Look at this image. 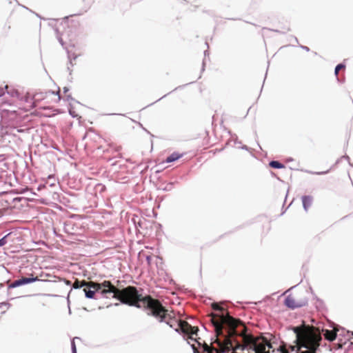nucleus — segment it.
I'll return each mask as SVG.
<instances>
[{
	"instance_id": "obj_1",
	"label": "nucleus",
	"mask_w": 353,
	"mask_h": 353,
	"mask_svg": "<svg viewBox=\"0 0 353 353\" xmlns=\"http://www.w3.org/2000/svg\"><path fill=\"white\" fill-rule=\"evenodd\" d=\"M108 290L110 298L116 299L122 303L141 308V300L143 296L139 294L135 287L128 286L127 288L120 290L110 282Z\"/></svg>"
},
{
	"instance_id": "obj_2",
	"label": "nucleus",
	"mask_w": 353,
	"mask_h": 353,
	"mask_svg": "<svg viewBox=\"0 0 353 353\" xmlns=\"http://www.w3.org/2000/svg\"><path fill=\"white\" fill-rule=\"evenodd\" d=\"M141 306L148 310V314L154 316L159 322L165 323L167 325H169L174 314V311L167 310L158 299L152 298L150 295L143 296Z\"/></svg>"
},
{
	"instance_id": "obj_3",
	"label": "nucleus",
	"mask_w": 353,
	"mask_h": 353,
	"mask_svg": "<svg viewBox=\"0 0 353 353\" xmlns=\"http://www.w3.org/2000/svg\"><path fill=\"white\" fill-rule=\"evenodd\" d=\"M12 95L24 101V102L27 103L26 105V108L27 109L34 108L37 105V103L42 100H46L47 103L50 101L58 103L61 99L59 94L58 93L55 94L54 92H47L45 94L37 93L34 96L29 92H26L24 96H21V94L18 90H14L12 93Z\"/></svg>"
},
{
	"instance_id": "obj_4",
	"label": "nucleus",
	"mask_w": 353,
	"mask_h": 353,
	"mask_svg": "<svg viewBox=\"0 0 353 353\" xmlns=\"http://www.w3.org/2000/svg\"><path fill=\"white\" fill-rule=\"evenodd\" d=\"M110 285V281H104L101 283L94 281H87L86 285L83 287V292L85 296L88 299H94L97 292H99L103 297L110 298L108 295V288Z\"/></svg>"
},
{
	"instance_id": "obj_5",
	"label": "nucleus",
	"mask_w": 353,
	"mask_h": 353,
	"mask_svg": "<svg viewBox=\"0 0 353 353\" xmlns=\"http://www.w3.org/2000/svg\"><path fill=\"white\" fill-rule=\"evenodd\" d=\"M307 303V300L302 292H292L286 296L284 305L288 308L294 310L305 305Z\"/></svg>"
},
{
	"instance_id": "obj_6",
	"label": "nucleus",
	"mask_w": 353,
	"mask_h": 353,
	"mask_svg": "<svg viewBox=\"0 0 353 353\" xmlns=\"http://www.w3.org/2000/svg\"><path fill=\"white\" fill-rule=\"evenodd\" d=\"M168 325L176 332L181 330V332L187 334H196L199 331L197 327H192L185 321L178 320L175 316V314L172 319H171V321H170Z\"/></svg>"
},
{
	"instance_id": "obj_7",
	"label": "nucleus",
	"mask_w": 353,
	"mask_h": 353,
	"mask_svg": "<svg viewBox=\"0 0 353 353\" xmlns=\"http://www.w3.org/2000/svg\"><path fill=\"white\" fill-rule=\"evenodd\" d=\"M212 308L214 310H217V311H219L221 313L220 314H214V313H211L210 314V321L211 323H212V318L213 316H214V319L216 320H219V318L220 316H231L229 313L228 312H226V314L224 313V308L221 306H220L218 303H214L212 304Z\"/></svg>"
},
{
	"instance_id": "obj_8",
	"label": "nucleus",
	"mask_w": 353,
	"mask_h": 353,
	"mask_svg": "<svg viewBox=\"0 0 353 353\" xmlns=\"http://www.w3.org/2000/svg\"><path fill=\"white\" fill-rule=\"evenodd\" d=\"M337 331L338 329L336 328L332 330H323L325 339L330 341H333L336 339Z\"/></svg>"
},
{
	"instance_id": "obj_9",
	"label": "nucleus",
	"mask_w": 353,
	"mask_h": 353,
	"mask_svg": "<svg viewBox=\"0 0 353 353\" xmlns=\"http://www.w3.org/2000/svg\"><path fill=\"white\" fill-rule=\"evenodd\" d=\"M313 198L311 196H303L302 197V202L304 209L307 211L312 205Z\"/></svg>"
},
{
	"instance_id": "obj_10",
	"label": "nucleus",
	"mask_w": 353,
	"mask_h": 353,
	"mask_svg": "<svg viewBox=\"0 0 353 353\" xmlns=\"http://www.w3.org/2000/svg\"><path fill=\"white\" fill-rule=\"evenodd\" d=\"M30 276H31L30 277H22L21 279H20L21 282V283L22 285H24V284L30 283H32L34 281L42 280L38 276H34L33 274H31Z\"/></svg>"
},
{
	"instance_id": "obj_11",
	"label": "nucleus",
	"mask_w": 353,
	"mask_h": 353,
	"mask_svg": "<svg viewBox=\"0 0 353 353\" xmlns=\"http://www.w3.org/2000/svg\"><path fill=\"white\" fill-rule=\"evenodd\" d=\"M182 157L181 154H177V153H172L171 155L167 157L165 162L166 163H171L174 161L178 160Z\"/></svg>"
},
{
	"instance_id": "obj_12",
	"label": "nucleus",
	"mask_w": 353,
	"mask_h": 353,
	"mask_svg": "<svg viewBox=\"0 0 353 353\" xmlns=\"http://www.w3.org/2000/svg\"><path fill=\"white\" fill-rule=\"evenodd\" d=\"M86 281L85 280H83V281H79L78 279H77L72 284V287L74 288V289H79V288H83L84 285H86Z\"/></svg>"
},
{
	"instance_id": "obj_13",
	"label": "nucleus",
	"mask_w": 353,
	"mask_h": 353,
	"mask_svg": "<svg viewBox=\"0 0 353 353\" xmlns=\"http://www.w3.org/2000/svg\"><path fill=\"white\" fill-rule=\"evenodd\" d=\"M270 165L273 168H278V169H280V168H284V165H283L282 163H281L279 161H272L270 163Z\"/></svg>"
},
{
	"instance_id": "obj_14",
	"label": "nucleus",
	"mask_w": 353,
	"mask_h": 353,
	"mask_svg": "<svg viewBox=\"0 0 353 353\" xmlns=\"http://www.w3.org/2000/svg\"><path fill=\"white\" fill-rule=\"evenodd\" d=\"M345 68V65L342 63L337 65L335 68V71H334L335 75L337 77L340 70L344 69Z\"/></svg>"
},
{
	"instance_id": "obj_15",
	"label": "nucleus",
	"mask_w": 353,
	"mask_h": 353,
	"mask_svg": "<svg viewBox=\"0 0 353 353\" xmlns=\"http://www.w3.org/2000/svg\"><path fill=\"white\" fill-rule=\"evenodd\" d=\"M21 280H20V279H18V280L14 281V283H13V284H12V285H13L14 287H17V286L22 285V284H21Z\"/></svg>"
},
{
	"instance_id": "obj_16",
	"label": "nucleus",
	"mask_w": 353,
	"mask_h": 353,
	"mask_svg": "<svg viewBox=\"0 0 353 353\" xmlns=\"http://www.w3.org/2000/svg\"><path fill=\"white\" fill-rule=\"evenodd\" d=\"M278 351L279 353H288V351L284 347H281Z\"/></svg>"
},
{
	"instance_id": "obj_17",
	"label": "nucleus",
	"mask_w": 353,
	"mask_h": 353,
	"mask_svg": "<svg viewBox=\"0 0 353 353\" xmlns=\"http://www.w3.org/2000/svg\"><path fill=\"white\" fill-rule=\"evenodd\" d=\"M6 243V236L0 239V246L4 245Z\"/></svg>"
},
{
	"instance_id": "obj_18",
	"label": "nucleus",
	"mask_w": 353,
	"mask_h": 353,
	"mask_svg": "<svg viewBox=\"0 0 353 353\" xmlns=\"http://www.w3.org/2000/svg\"><path fill=\"white\" fill-rule=\"evenodd\" d=\"M72 347L73 353H76V346H75L74 341H72Z\"/></svg>"
},
{
	"instance_id": "obj_19",
	"label": "nucleus",
	"mask_w": 353,
	"mask_h": 353,
	"mask_svg": "<svg viewBox=\"0 0 353 353\" xmlns=\"http://www.w3.org/2000/svg\"><path fill=\"white\" fill-rule=\"evenodd\" d=\"M192 348L194 350V353H199V351H198L197 348L194 346V345H192Z\"/></svg>"
},
{
	"instance_id": "obj_20",
	"label": "nucleus",
	"mask_w": 353,
	"mask_h": 353,
	"mask_svg": "<svg viewBox=\"0 0 353 353\" xmlns=\"http://www.w3.org/2000/svg\"><path fill=\"white\" fill-rule=\"evenodd\" d=\"M232 351V353H236V351H233V350H231ZM250 353H254V352L252 351V350H250ZM248 352L249 353V352L248 351Z\"/></svg>"
},
{
	"instance_id": "obj_21",
	"label": "nucleus",
	"mask_w": 353,
	"mask_h": 353,
	"mask_svg": "<svg viewBox=\"0 0 353 353\" xmlns=\"http://www.w3.org/2000/svg\"><path fill=\"white\" fill-rule=\"evenodd\" d=\"M221 150L216 149V150L214 152V154H215V153H216V152H219V151H221Z\"/></svg>"
},
{
	"instance_id": "obj_22",
	"label": "nucleus",
	"mask_w": 353,
	"mask_h": 353,
	"mask_svg": "<svg viewBox=\"0 0 353 353\" xmlns=\"http://www.w3.org/2000/svg\"><path fill=\"white\" fill-rule=\"evenodd\" d=\"M196 342L198 343L199 345H201V343L198 341H196Z\"/></svg>"
}]
</instances>
